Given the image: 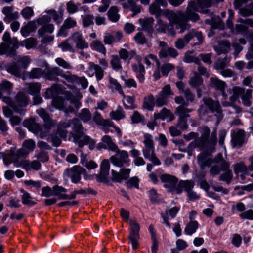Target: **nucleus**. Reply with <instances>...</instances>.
<instances>
[{"label":"nucleus","instance_id":"nucleus-42","mask_svg":"<svg viewBox=\"0 0 253 253\" xmlns=\"http://www.w3.org/2000/svg\"><path fill=\"white\" fill-rule=\"evenodd\" d=\"M90 69H93L95 72V75L97 81L101 80L104 77V69L98 64L93 62H90Z\"/></svg>","mask_w":253,"mask_h":253},{"label":"nucleus","instance_id":"nucleus-46","mask_svg":"<svg viewBox=\"0 0 253 253\" xmlns=\"http://www.w3.org/2000/svg\"><path fill=\"white\" fill-rule=\"evenodd\" d=\"M6 70L8 73L16 77H20L21 76L20 68L15 63L8 64L6 66Z\"/></svg>","mask_w":253,"mask_h":253},{"label":"nucleus","instance_id":"nucleus-43","mask_svg":"<svg viewBox=\"0 0 253 253\" xmlns=\"http://www.w3.org/2000/svg\"><path fill=\"white\" fill-rule=\"evenodd\" d=\"M230 44L227 41H222L219 43L218 47H214V50L219 55L227 52L229 50Z\"/></svg>","mask_w":253,"mask_h":253},{"label":"nucleus","instance_id":"nucleus-37","mask_svg":"<svg viewBox=\"0 0 253 253\" xmlns=\"http://www.w3.org/2000/svg\"><path fill=\"white\" fill-rule=\"evenodd\" d=\"M81 163L88 169L91 170L98 167L97 164L93 160L88 161L87 155L82 154L81 158Z\"/></svg>","mask_w":253,"mask_h":253},{"label":"nucleus","instance_id":"nucleus-29","mask_svg":"<svg viewBox=\"0 0 253 253\" xmlns=\"http://www.w3.org/2000/svg\"><path fill=\"white\" fill-rule=\"evenodd\" d=\"M230 164L226 161L222 163V170L225 172L221 174L219 178V180L229 182L232 177V171L229 169Z\"/></svg>","mask_w":253,"mask_h":253},{"label":"nucleus","instance_id":"nucleus-26","mask_svg":"<svg viewBox=\"0 0 253 253\" xmlns=\"http://www.w3.org/2000/svg\"><path fill=\"white\" fill-rule=\"evenodd\" d=\"M144 61L148 66L152 64V61L155 62L157 69L154 72L153 76L155 80H158L161 77V75L159 73L160 62L157 57L153 54H149L144 58Z\"/></svg>","mask_w":253,"mask_h":253},{"label":"nucleus","instance_id":"nucleus-13","mask_svg":"<svg viewBox=\"0 0 253 253\" xmlns=\"http://www.w3.org/2000/svg\"><path fill=\"white\" fill-rule=\"evenodd\" d=\"M65 173L74 183L80 181L81 174H83L85 179H89L91 177L87 175L86 170L79 166H75L72 169H66Z\"/></svg>","mask_w":253,"mask_h":253},{"label":"nucleus","instance_id":"nucleus-44","mask_svg":"<svg viewBox=\"0 0 253 253\" xmlns=\"http://www.w3.org/2000/svg\"><path fill=\"white\" fill-rule=\"evenodd\" d=\"M119 55L120 59L124 60H130L132 57L136 55V52L134 50H131L128 51L125 48H121L119 51Z\"/></svg>","mask_w":253,"mask_h":253},{"label":"nucleus","instance_id":"nucleus-8","mask_svg":"<svg viewBox=\"0 0 253 253\" xmlns=\"http://www.w3.org/2000/svg\"><path fill=\"white\" fill-rule=\"evenodd\" d=\"M3 42L0 45V55L13 56L18 47V41L16 37L11 38L9 33L4 32L2 37Z\"/></svg>","mask_w":253,"mask_h":253},{"label":"nucleus","instance_id":"nucleus-60","mask_svg":"<svg viewBox=\"0 0 253 253\" xmlns=\"http://www.w3.org/2000/svg\"><path fill=\"white\" fill-rule=\"evenodd\" d=\"M123 97V102L125 108L129 109L133 108V103L134 99L133 97L129 96H125V95H122Z\"/></svg>","mask_w":253,"mask_h":253},{"label":"nucleus","instance_id":"nucleus-55","mask_svg":"<svg viewBox=\"0 0 253 253\" xmlns=\"http://www.w3.org/2000/svg\"><path fill=\"white\" fill-rule=\"evenodd\" d=\"M30 93L33 95H36L40 92L41 85L38 83H32L26 84Z\"/></svg>","mask_w":253,"mask_h":253},{"label":"nucleus","instance_id":"nucleus-17","mask_svg":"<svg viewBox=\"0 0 253 253\" xmlns=\"http://www.w3.org/2000/svg\"><path fill=\"white\" fill-rule=\"evenodd\" d=\"M143 143L144 147L142 149L143 154L144 157H149L154 152L155 147L153 139V136L148 133H144Z\"/></svg>","mask_w":253,"mask_h":253},{"label":"nucleus","instance_id":"nucleus-63","mask_svg":"<svg viewBox=\"0 0 253 253\" xmlns=\"http://www.w3.org/2000/svg\"><path fill=\"white\" fill-rule=\"evenodd\" d=\"M31 62V59L28 56L19 57L17 59V63L24 69H26Z\"/></svg>","mask_w":253,"mask_h":253},{"label":"nucleus","instance_id":"nucleus-33","mask_svg":"<svg viewBox=\"0 0 253 253\" xmlns=\"http://www.w3.org/2000/svg\"><path fill=\"white\" fill-rule=\"evenodd\" d=\"M100 180H105L109 175V171L110 169V164L109 161L107 159H104L100 164Z\"/></svg>","mask_w":253,"mask_h":253},{"label":"nucleus","instance_id":"nucleus-10","mask_svg":"<svg viewBox=\"0 0 253 253\" xmlns=\"http://www.w3.org/2000/svg\"><path fill=\"white\" fill-rule=\"evenodd\" d=\"M116 154L112 156L110 160L112 163L117 167H122L123 166H128L130 162L129 155L126 150H120L118 148V150L114 151Z\"/></svg>","mask_w":253,"mask_h":253},{"label":"nucleus","instance_id":"nucleus-30","mask_svg":"<svg viewBox=\"0 0 253 253\" xmlns=\"http://www.w3.org/2000/svg\"><path fill=\"white\" fill-rule=\"evenodd\" d=\"M75 119L69 121L66 120L60 122L58 126L57 133L59 134L61 138H65L66 137L67 135L66 128L70 126L71 123L74 125L73 121Z\"/></svg>","mask_w":253,"mask_h":253},{"label":"nucleus","instance_id":"nucleus-4","mask_svg":"<svg viewBox=\"0 0 253 253\" xmlns=\"http://www.w3.org/2000/svg\"><path fill=\"white\" fill-rule=\"evenodd\" d=\"M198 130L201 134L200 137L194 140L189 145L190 148H200L202 150L209 148V151L212 152L215 149L217 143L216 133L217 129L214 128L210 137V129L206 126H202L199 127Z\"/></svg>","mask_w":253,"mask_h":253},{"label":"nucleus","instance_id":"nucleus-36","mask_svg":"<svg viewBox=\"0 0 253 253\" xmlns=\"http://www.w3.org/2000/svg\"><path fill=\"white\" fill-rule=\"evenodd\" d=\"M235 173L240 176L242 180H244L247 175V167L243 163L236 164L234 166Z\"/></svg>","mask_w":253,"mask_h":253},{"label":"nucleus","instance_id":"nucleus-2","mask_svg":"<svg viewBox=\"0 0 253 253\" xmlns=\"http://www.w3.org/2000/svg\"><path fill=\"white\" fill-rule=\"evenodd\" d=\"M64 95V97L70 100L71 103L74 107L78 109L81 106L80 100L82 97L80 94H78L76 96L70 94H64V93L61 89L60 87L57 85H54L50 88L46 90L44 96L45 98L49 99L53 98L52 105L56 109L63 110L65 113H68L74 112V109L71 106H66L65 100L62 96Z\"/></svg>","mask_w":253,"mask_h":253},{"label":"nucleus","instance_id":"nucleus-53","mask_svg":"<svg viewBox=\"0 0 253 253\" xmlns=\"http://www.w3.org/2000/svg\"><path fill=\"white\" fill-rule=\"evenodd\" d=\"M203 82L202 78L197 73H195V76L189 80V83L192 87L196 88L201 85Z\"/></svg>","mask_w":253,"mask_h":253},{"label":"nucleus","instance_id":"nucleus-28","mask_svg":"<svg viewBox=\"0 0 253 253\" xmlns=\"http://www.w3.org/2000/svg\"><path fill=\"white\" fill-rule=\"evenodd\" d=\"M2 13L5 15L4 20L10 22L12 20H15L19 17V13L17 11H13V8L10 6L3 7L2 10Z\"/></svg>","mask_w":253,"mask_h":253},{"label":"nucleus","instance_id":"nucleus-1","mask_svg":"<svg viewBox=\"0 0 253 253\" xmlns=\"http://www.w3.org/2000/svg\"><path fill=\"white\" fill-rule=\"evenodd\" d=\"M194 6V2H191L186 8L185 13L182 11L165 9L163 12V15L169 21V23L164 22L159 17L157 18L156 24V30L158 33L167 34L168 36L175 37L176 31L174 29V24L176 25V28L179 29V33L182 34L185 30L189 29L191 25L188 23V21L196 22L199 20V16L198 14L192 11V7Z\"/></svg>","mask_w":253,"mask_h":253},{"label":"nucleus","instance_id":"nucleus-61","mask_svg":"<svg viewBox=\"0 0 253 253\" xmlns=\"http://www.w3.org/2000/svg\"><path fill=\"white\" fill-rule=\"evenodd\" d=\"M44 71L41 68H36L33 69L29 73V77L32 79H38L42 77L44 75Z\"/></svg>","mask_w":253,"mask_h":253},{"label":"nucleus","instance_id":"nucleus-5","mask_svg":"<svg viewBox=\"0 0 253 253\" xmlns=\"http://www.w3.org/2000/svg\"><path fill=\"white\" fill-rule=\"evenodd\" d=\"M211 85L215 90L220 91L222 92V95L223 99L226 100L228 98L230 102L225 101L222 102V104L224 107L231 106L234 102L239 95L244 93V90L238 87H234L232 90H225L226 84L225 82L220 80L217 78H210Z\"/></svg>","mask_w":253,"mask_h":253},{"label":"nucleus","instance_id":"nucleus-9","mask_svg":"<svg viewBox=\"0 0 253 253\" xmlns=\"http://www.w3.org/2000/svg\"><path fill=\"white\" fill-rule=\"evenodd\" d=\"M160 179L164 183V187L169 192L180 194L181 190L178 188V179L174 176L168 174L161 175Z\"/></svg>","mask_w":253,"mask_h":253},{"label":"nucleus","instance_id":"nucleus-15","mask_svg":"<svg viewBox=\"0 0 253 253\" xmlns=\"http://www.w3.org/2000/svg\"><path fill=\"white\" fill-rule=\"evenodd\" d=\"M174 94L171 90L169 85H165L160 91V92L156 96L155 104L158 107H161L167 104L168 98Z\"/></svg>","mask_w":253,"mask_h":253},{"label":"nucleus","instance_id":"nucleus-49","mask_svg":"<svg viewBox=\"0 0 253 253\" xmlns=\"http://www.w3.org/2000/svg\"><path fill=\"white\" fill-rule=\"evenodd\" d=\"M71 39L64 40L58 45V47L61 48L63 52L69 51L71 53L75 52V48L72 44L69 43V40Z\"/></svg>","mask_w":253,"mask_h":253},{"label":"nucleus","instance_id":"nucleus-35","mask_svg":"<svg viewBox=\"0 0 253 253\" xmlns=\"http://www.w3.org/2000/svg\"><path fill=\"white\" fill-rule=\"evenodd\" d=\"M110 58V64L112 69L116 72H121L123 70V67L119 56L117 55H112Z\"/></svg>","mask_w":253,"mask_h":253},{"label":"nucleus","instance_id":"nucleus-6","mask_svg":"<svg viewBox=\"0 0 253 253\" xmlns=\"http://www.w3.org/2000/svg\"><path fill=\"white\" fill-rule=\"evenodd\" d=\"M3 102L12 107L17 113L20 114H24L26 107L29 102L28 96L23 91H19L15 95L13 99L10 97L3 98Z\"/></svg>","mask_w":253,"mask_h":253},{"label":"nucleus","instance_id":"nucleus-20","mask_svg":"<svg viewBox=\"0 0 253 253\" xmlns=\"http://www.w3.org/2000/svg\"><path fill=\"white\" fill-rule=\"evenodd\" d=\"M96 147L98 150L104 149L113 152L117 151L118 148L109 135L103 136L101 138V142L97 144Z\"/></svg>","mask_w":253,"mask_h":253},{"label":"nucleus","instance_id":"nucleus-51","mask_svg":"<svg viewBox=\"0 0 253 253\" xmlns=\"http://www.w3.org/2000/svg\"><path fill=\"white\" fill-rule=\"evenodd\" d=\"M37 41L34 38H29L22 41L21 42V45L24 46L27 49L33 48L36 46Z\"/></svg>","mask_w":253,"mask_h":253},{"label":"nucleus","instance_id":"nucleus-56","mask_svg":"<svg viewBox=\"0 0 253 253\" xmlns=\"http://www.w3.org/2000/svg\"><path fill=\"white\" fill-rule=\"evenodd\" d=\"M192 54L193 53L191 51H189L186 52L184 55L183 61L185 63L193 62L199 64L200 62L199 59L198 57L193 56Z\"/></svg>","mask_w":253,"mask_h":253},{"label":"nucleus","instance_id":"nucleus-62","mask_svg":"<svg viewBox=\"0 0 253 253\" xmlns=\"http://www.w3.org/2000/svg\"><path fill=\"white\" fill-rule=\"evenodd\" d=\"M79 117L83 122H87L90 120L92 116L88 109L84 108L81 110Z\"/></svg>","mask_w":253,"mask_h":253},{"label":"nucleus","instance_id":"nucleus-39","mask_svg":"<svg viewBox=\"0 0 253 253\" xmlns=\"http://www.w3.org/2000/svg\"><path fill=\"white\" fill-rule=\"evenodd\" d=\"M53 195L58 197L59 199H67L68 195L66 194L67 190L62 186L55 185L53 187Z\"/></svg>","mask_w":253,"mask_h":253},{"label":"nucleus","instance_id":"nucleus-22","mask_svg":"<svg viewBox=\"0 0 253 253\" xmlns=\"http://www.w3.org/2000/svg\"><path fill=\"white\" fill-rule=\"evenodd\" d=\"M70 39L74 42L76 48L77 49L82 50L88 47V43L80 32L73 33L70 37Z\"/></svg>","mask_w":253,"mask_h":253},{"label":"nucleus","instance_id":"nucleus-21","mask_svg":"<svg viewBox=\"0 0 253 253\" xmlns=\"http://www.w3.org/2000/svg\"><path fill=\"white\" fill-rule=\"evenodd\" d=\"M14 85L12 83L7 80H3L0 83V99H2L3 101V98L10 97Z\"/></svg>","mask_w":253,"mask_h":253},{"label":"nucleus","instance_id":"nucleus-38","mask_svg":"<svg viewBox=\"0 0 253 253\" xmlns=\"http://www.w3.org/2000/svg\"><path fill=\"white\" fill-rule=\"evenodd\" d=\"M245 138V132L244 130L239 129L232 135V141L236 145H242Z\"/></svg>","mask_w":253,"mask_h":253},{"label":"nucleus","instance_id":"nucleus-24","mask_svg":"<svg viewBox=\"0 0 253 253\" xmlns=\"http://www.w3.org/2000/svg\"><path fill=\"white\" fill-rule=\"evenodd\" d=\"M124 9H129L132 12V17L141 12L142 7L137 5L133 0H119Z\"/></svg>","mask_w":253,"mask_h":253},{"label":"nucleus","instance_id":"nucleus-57","mask_svg":"<svg viewBox=\"0 0 253 253\" xmlns=\"http://www.w3.org/2000/svg\"><path fill=\"white\" fill-rule=\"evenodd\" d=\"M155 105V98L152 95H149L144 99L143 103L144 108L149 110H152Z\"/></svg>","mask_w":253,"mask_h":253},{"label":"nucleus","instance_id":"nucleus-14","mask_svg":"<svg viewBox=\"0 0 253 253\" xmlns=\"http://www.w3.org/2000/svg\"><path fill=\"white\" fill-rule=\"evenodd\" d=\"M35 147L36 144L33 140L29 139L24 141L22 148L15 152L17 161L21 158H25L30 152L33 151Z\"/></svg>","mask_w":253,"mask_h":253},{"label":"nucleus","instance_id":"nucleus-12","mask_svg":"<svg viewBox=\"0 0 253 253\" xmlns=\"http://www.w3.org/2000/svg\"><path fill=\"white\" fill-rule=\"evenodd\" d=\"M194 37L200 42L202 40L201 32L192 29L186 34L183 38H179L175 42V46L179 49H183Z\"/></svg>","mask_w":253,"mask_h":253},{"label":"nucleus","instance_id":"nucleus-59","mask_svg":"<svg viewBox=\"0 0 253 253\" xmlns=\"http://www.w3.org/2000/svg\"><path fill=\"white\" fill-rule=\"evenodd\" d=\"M198 163L200 166L203 168L209 163V159L207 154L201 153L198 156Z\"/></svg>","mask_w":253,"mask_h":253},{"label":"nucleus","instance_id":"nucleus-27","mask_svg":"<svg viewBox=\"0 0 253 253\" xmlns=\"http://www.w3.org/2000/svg\"><path fill=\"white\" fill-rule=\"evenodd\" d=\"M130 172V169H122L120 172L112 170V179L116 182H120L129 177Z\"/></svg>","mask_w":253,"mask_h":253},{"label":"nucleus","instance_id":"nucleus-7","mask_svg":"<svg viewBox=\"0 0 253 253\" xmlns=\"http://www.w3.org/2000/svg\"><path fill=\"white\" fill-rule=\"evenodd\" d=\"M73 122V132L70 134L69 139L77 144L80 147H82L87 145V141L89 140V136L84 134V131L85 130L83 127L78 119L74 120Z\"/></svg>","mask_w":253,"mask_h":253},{"label":"nucleus","instance_id":"nucleus-11","mask_svg":"<svg viewBox=\"0 0 253 253\" xmlns=\"http://www.w3.org/2000/svg\"><path fill=\"white\" fill-rule=\"evenodd\" d=\"M130 232L128 240L132 245V249L136 250L139 245L140 225L135 220L131 219L129 221Z\"/></svg>","mask_w":253,"mask_h":253},{"label":"nucleus","instance_id":"nucleus-19","mask_svg":"<svg viewBox=\"0 0 253 253\" xmlns=\"http://www.w3.org/2000/svg\"><path fill=\"white\" fill-rule=\"evenodd\" d=\"M191 2H194V6L192 8V11L196 13V11H198L203 14H206L209 12L208 8L211 7L212 5L211 0H196V1L191 0L189 2L188 4ZM196 14H197L196 13Z\"/></svg>","mask_w":253,"mask_h":253},{"label":"nucleus","instance_id":"nucleus-32","mask_svg":"<svg viewBox=\"0 0 253 253\" xmlns=\"http://www.w3.org/2000/svg\"><path fill=\"white\" fill-rule=\"evenodd\" d=\"M132 68L133 71L135 73L136 78L139 82L143 83L145 80L144 74L145 73L144 66L140 64H134L132 65Z\"/></svg>","mask_w":253,"mask_h":253},{"label":"nucleus","instance_id":"nucleus-3","mask_svg":"<svg viewBox=\"0 0 253 253\" xmlns=\"http://www.w3.org/2000/svg\"><path fill=\"white\" fill-rule=\"evenodd\" d=\"M37 113L43 119L44 125L41 126L37 123L34 119H30L24 121V126L37 136L42 138L52 127L55 126L56 122L51 119L49 114L42 108L37 110Z\"/></svg>","mask_w":253,"mask_h":253},{"label":"nucleus","instance_id":"nucleus-16","mask_svg":"<svg viewBox=\"0 0 253 253\" xmlns=\"http://www.w3.org/2000/svg\"><path fill=\"white\" fill-rule=\"evenodd\" d=\"M203 101L211 112L216 113L218 119L222 118V110L218 101H214L211 98L205 97L203 98Z\"/></svg>","mask_w":253,"mask_h":253},{"label":"nucleus","instance_id":"nucleus-40","mask_svg":"<svg viewBox=\"0 0 253 253\" xmlns=\"http://www.w3.org/2000/svg\"><path fill=\"white\" fill-rule=\"evenodd\" d=\"M36 29V26L35 21H31L21 28L20 32L23 36L27 37L30 32L34 31Z\"/></svg>","mask_w":253,"mask_h":253},{"label":"nucleus","instance_id":"nucleus-34","mask_svg":"<svg viewBox=\"0 0 253 253\" xmlns=\"http://www.w3.org/2000/svg\"><path fill=\"white\" fill-rule=\"evenodd\" d=\"M178 55L177 50L172 47L163 48L159 52V56L160 58H165L168 56L175 58Z\"/></svg>","mask_w":253,"mask_h":253},{"label":"nucleus","instance_id":"nucleus-31","mask_svg":"<svg viewBox=\"0 0 253 253\" xmlns=\"http://www.w3.org/2000/svg\"><path fill=\"white\" fill-rule=\"evenodd\" d=\"M154 118L155 120L161 119L164 120L168 119L169 121H171L174 119V116L172 113L166 108H164L160 113H155Z\"/></svg>","mask_w":253,"mask_h":253},{"label":"nucleus","instance_id":"nucleus-48","mask_svg":"<svg viewBox=\"0 0 253 253\" xmlns=\"http://www.w3.org/2000/svg\"><path fill=\"white\" fill-rule=\"evenodd\" d=\"M198 223L195 220L190 221L186 226L184 232L186 235H191L194 233L198 227Z\"/></svg>","mask_w":253,"mask_h":253},{"label":"nucleus","instance_id":"nucleus-25","mask_svg":"<svg viewBox=\"0 0 253 253\" xmlns=\"http://www.w3.org/2000/svg\"><path fill=\"white\" fill-rule=\"evenodd\" d=\"M15 167H22L27 170H30L31 169L38 170L41 168V165L39 161L36 160L30 162L28 160L20 161L18 160V163H16Z\"/></svg>","mask_w":253,"mask_h":253},{"label":"nucleus","instance_id":"nucleus-23","mask_svg":"<svg viewBox=\"0 0 253 253\" xmlns=\"http://www.w3.org/2000/svg\"><path fill=\"white\" fill-rule=\"evenodd\" d=\"M15 149V148H11L9 150L0 152V159H3L5 165L8 166L11 163H13L15 166L18 163Z\"/></svg>","mask_w":253,"mask_h":253},{"label":"nucleus","instance_id":"nucleus-54","mask_svg":"<svg viewBox=\"0 0 253 253\" xmlns=\"http://www.w3.org/2000/svg\"><path fill=\"white\" fill-rule=\"evenodd\" d=\"M21 192L23 193V195L21 198L22 203L24 205L32 206L36 204V203L32 200L33 198L32 197H31L29 193L27 192L24 190H21Z\"/></svg>","mask_w":253,"mask_h":253},{"label":"nucleus","instance_id":"nucleus-50","mask_svg":"<svg viewBox=\"0 0 253 253\" xmlns=\"http://www.w3.org/2000/svg\"><path fill=\"white\" fill-rule=\"evenodd\" d=\"M110 117L115 120L118 121L125 118L124 111L121 106H118L117 110L110 113Z\"/></svg>","mask_w":253,"mask_h":253},{"label":"nucleus","instance_id":"nucleus-45","mask_svg":"<svg viewBox=\"0 0 253 253\" xmlns=\"http://www.w3.org/2000/svg\"><path fill=\"white\" fill-rule=\"evenodd\" d=\"M194 185V183L192 180H182L178 183V188L181 190V193L184 189L187 193L192 190Z\"/></svg>","mask_w":253,"mask_h":253},{"label":"nucleus","instance_id":"nucleus-18","mask_svg":"<svg viewBox=\"0 0 253 253\" xmlns=\"http://www.w3.org/2000/svg\"><path fill=\"white\" fill-rule=\"evenodd\" d=\"M190 112H191L190 109L185 108L182 106H179L176 109L175 114L179 116L177 126L181 129H186L188 127L186 118L189 117L187 113Z\"/></svg>","mask_w":253,"mask_h":253},{"label":"nucleus","instance_id":"nucleus-52","mask_svg":"<svg viewBox=\"0 0 253 253\" xmlns=\"http://www.w3.org/2000/svg\"><path fill=\"white\" fill-rule=\"evenodd\" d=\"M140 23L142 24L143 28L149 32L153 31V25L154 20L153 18H147L145 19H140Z\"/></svg>","mask_w":253,"mask_h":253},{"label":"nucleus","instance_id":"nucleus-58","mask_svg":"<svg viewBox=\"0 0 253 253\" xmlns=\"http://www.w3.org/2000/svg\"><path fill=\"white\" fill-rule=\"evenodd\" d=\"M174 68V66L173 64L169 63H166L162 65V66L160 65L159 67V73H160V71L163 76H167L169 72L173 70Z\"/></svg>","mask_w":253,"mask_h":253},{"label":"nucleus","instance_id":"nucleus-47","mask_svg":"<svg viewBox=\"0 0 253 253\" xmlns=\"http://www.w3.org/2000/svg\"><path fill=\"white\" fill-rule=\"evenodd\" d=\"M119 9L116 6H112L107 12L109 19L113 22L118 21L120 18Z\"/></svg>","mask_w":253,"mask_h":253},{"label":"nucleus","instance_id":"nucleus-64","mask_svg":"<svg viewBox=\"0 0 253 253\" xmlns=\"http://www.w3.org/2000/svg\"><path fill=\"white\" fill-rule=\"evenodd\" d=\"M34 14L33 9L31 7L27 6L21 11L22 17L26 19H30Z\"/></svg>","mask_w":253,"mask_h":253},{"label":"nucleus","instance_id":"nucleus-41","mask_svg":"<svg viewBox=\"0 0 253 253\" xmlns=\"http://www.w3.org/2000/svg\"><path fill=\"white\" fill-rule=\"evenodd\" d=\"M90 46L92 50L96 51L105 55L106 53V48L101 41L94 40L90 43Z\"/></svg>","mask_w":253,"mask_h":253}]
</instances>
